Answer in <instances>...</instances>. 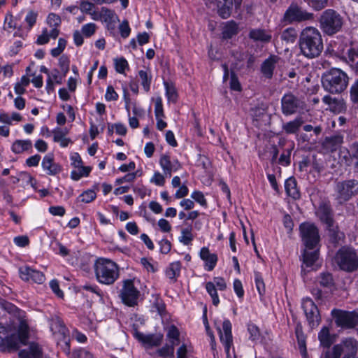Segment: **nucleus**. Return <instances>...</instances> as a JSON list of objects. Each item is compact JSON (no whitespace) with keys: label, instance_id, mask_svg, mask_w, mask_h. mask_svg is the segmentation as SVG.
<instances>
[{"label":"nucleus","instance_id":"obj_28","mask_svg":"<svg viewBox=\"0 0 358 358\" xmlns=\"http://www.w3.org/2000/svg\"><path fill=\"white\" fill-rule=\"evenodd\" d=\"M18 355L20 358H43L41 349L35 343H31L28 350H20Z\"/></svg>","mask_w":358,"mask_h":358},{"label":"nucleus","instance_id":"obj_30","mask_svg":"<svg viewBox=\"0 0 358 358\" xmlns=\"http://www.w3.org/2000/svg\"><path fill=\"white\" fill-rule=\"evenodd\" d=\"M285 189L287 194L294 199L300 198V192L297 188V182L295 178L289 177L285 180Z\"/></svg>","mask_w":358,"mask_h":358},{"label":"nucleus","instance_id":"obj_10","mask_svg":"<svg viewBox=\"0 0 358 358\" xmlns=\"http://www.w3.org/2000/svg\"><path fill=\"white\" fill-rule=\"evenodd\" d=\"M120 296L122 303L129 307H134L138 304L140 292L135 287L132 280L127 279L123 281Z\"/></svg>","mask_w":358,"mask_h":358},{"label":"nucleus","instance_id":"obj_61","mask_svg":"<svg viewBox=\"0 0 358 358\" xmlns=\"http://www.w3.org/2000/svg\"><path fill=\"white\" fill-rule=\"evenodd\" d=\"M48 24L52 27H58L62 22L60 17L55 13H50L47 19Z\"/></svg>","mask_w":358,"mask_h":358},{"label":"nucleus","instance_id":"obj_63","mask_svg":"<svg viewBox=\"0 0 358 358\" xmlns=\"http://www.w3.org/2000/svg\"><path fill=\"white\" fill-rule=\"evenodd\" d=\"M73 355L74 358H94V355L85 348L75 350Z\"/></svg>","mask_w":358,"mask_h":358},{"label":"nucleus","instance_id":"obj_4","mask_svg":"<svg viewBox=\"0 0 358 358\" xmlns=\"http://www.w3.org/2000/svg\"><path fill=\"white\" fill-rule=\"evenodd\" d=\"M320 28L327 36H331L341 31L343 17L334 9H327L319 17Z\"/></svg>","mask_w":358,"mask_h":358},{"label":"nucleus","instance_id":"obj_43","mask_svg":"<svg viewBox=\"0 0 358 358\" xmlns=\"http://www.w3.org/2000/svg\"><path fill=\"white\" fill-rule=\"evenodd\" d=\"M99 18L102 22L106 24L114 20H117V17L115 15L114 11L107 8L102 7L99 13Z\"/></svg>","mask_w":358,"mask_h":358},{"label":"nucleus","instance_id":"obj_54","mask_svg":"<svg viewBox=\"0 0 358 358\" xmlns=\"http://www.w3.org/2000/svg\"><path fill=\"white\" fill-rule=\"evenodd\" d=\"M248 331L250 334L249 338L252 341H257L259 338L260 331L258 327L255 324L248 325Z\"/></svg>","mask_w":358,"mask_h":358},{"label":"nucleus","instance_id":"obj_26","mask_svg":"<svg viewBox=\"0 0 358 358\" xmlns=\"http://www.w3.org/2000/svg\"><path fill=\"white\" fill-rule=\"evenodd\" d=\"M248 36L249 38L254 41H259L265 43H269L272 38L271 31L264 29H252Z\"/></svg>","mask_w":358,"mask_h":358},{"label":"nucleus","instance_id":"obj_29","mask_svg":"<svg viewBox=\"0 0 358 358\" xmlns=\"http://www.w3.org/2000/svg\"><path fill=\"white\" fill-rule=\"evenodd\" d=\"M67 133L68 130L66 129H62L59 127L55 128L52 131L53 141L56 143H59L60 146L62 148L67 147L69 144L71 143V140L70 138H66Z\"/></svg>","mask_w":358,"mask_h":358},{"label":"nucleus","instance_id":"obj_22","mask_svg":"<svg viewBox=\"0 0 358 358\" xmlns=\"http://www.w3.org/2000/svg\"><path fill=\"white\" fill-rule=\"evenodd\" d=\"M279 59L280 57L278 56L271 55L262 62L261 72L265 78L268 79L272 78L275 65Z\"/></svg>","mask_w":358,"mask_h":358},{"label":"nucleus","instance_id":"obj_20","mask_svg":"<svg viewBox=\"0 0 358 358\" xmlns=\"http://www.w3.org/2000/svg\"><path fill=\"white\" fill-rule=\"evenodd\" d=\"M159 164L166 175L171 176L172 171H176L181 168V164L177 159L171 160L168 155H163L160 157Z\"/></svg>","mask_w":358,"mask_h":358},{"label":"nucleus","instance_id":"obj_53","mask_svg":"<svg viewBox=\"0 0 358 358\" xmlns=\"http://www.w3.org/2000/svg\"><path fill=\"white\" fill-rule=\"evenodd\" d=\"M11 182L13 184H17L20 182L21 179L27 180V182L30 183L32 185V181L34 180L33 177L28 173L27 172H20L17 176H11L10 177Z\"/></svg>","mask_w":358,"mask_h":358},{"label":"nucleus","instance_id":"obj_60","mask_svg":"<svg viewBox=\"0 0 358 358\" xmlns=\"http://www.w3.org/2000/svg\"><path fill=\"white\" fill-rule=\"evenodd\" d=\"M137 176H138V171L127 173L122 178H117L115 180V184L120 185L124 182H131L136 179Z\"/></svg>","mask_w":358,"mask_h":358},{"label":"nucleus","instance_id":"obj_33","mask_svg":"<svg viewBox=\"0 0 358 358\" xmlns=\"http://www.w3.org/2000/svg\"><path fill=\"white\" fill-rule=\"evenodd\" d=\"M317 282L323 287L331 289L334 285L333 275L329 272L320 273L316 278Z\"/></svg>","mask_w":358,"mask_h":358},{"label":"nucleus","instance_id":"obj_15","mask_svg":"<svg viewBox=\"0 0 358 358\" xmlns=\"http://www.w3.org/2000/svg\"><path fill=\"white\" fill-rule=\"evenodd\" d=\"M221 343L223 344L225 351L229 353L231 346L233 345V338L231 334V323L229 320H224L222 323V329L217 328Z\"/></svg>","mask_w":358,"mask_h":358},{"label":"nucleus","instance_id":"obj_46","mask_svg":"<svg viewBox=\"0 0 358 358\" xmlns=\"http://www.w3.org/2000/svg\"><path fill=\"white\" fill-rule=\"evenodd\" d=\"M194 238L192 234V228H185L181 231V236L179 237V241L185 245H188L191 243Z\"/></svg>","mask_w":358,"mask_h":358},{"label":"nucleus","instance_id":"obj_37","mask_svg":"<svg viewBox=\"0 0 358 358\" xmlns=\"http://www.w3.org/2000/svg\"><path fill=\"white\" fill-rule=\"evenodd\" d=\"M181 269V262L179 261L172 262L166 270V275L173 282H176L177 278L180 275Z\"/></svg>","mask_w":358,"mask_h":358},{"label":"nucleus","instance_id":"obj_19","mask_svg":"<svg viewBox=\"0 0 358 358\" xmlns=\"http://www.w3.org/2000/svg\"><path fill=\"white\" fill-rule=\"evenodd\" d=\"M43 169L49 176H56L62 171V167L57 163L55 162L52 154L46 155L41 163Z\"/></svg>","mask_w":358,"mask_h":358},{"label":"nucleus","instance_id":"obj_40","mask_svg":"<svg viewBox=\"0 0 358 358\" xmlns=\"http://www.w3.org/2000/svg\"><path fill=\"white\" fill-rule=\"evenodd\" d=\"M343 352V345L342 344H337L334 345L331 351L327 350L325 352L324 358H341Z\"/></svg>","mask_w":358,"mask_h":358},{"label":"nucleus","instance_id":"obj_56","mask_svg":"<svg viewBox=\"0 0 358 358\" xmlns=\"http://www.w3.org/2000/svg\"><path fill=\"white\" fill-rule=\"evenodd\" d=\"M96 25L94 23H88L82 27V34L85 37L92 36L96 31Z\"/></svg>","mask_w":358,"mask_h":358},{"label":"nucleus","instance_id":"obj_25","mask_svg":"<svg viewBox=\"0 0 358 358\" xmlns=\"http://www.w3.org/2000/svg\"><path fill=\"white\" fill-rule=\"evenodd\" d=\"M303 124V118L301 117H296L291 121L283 123L282 125V131L287 135L296 134Z\"/></svg>","mask_w":358,"mask_h":358},{"label":"nucleus","instance_id":"obj_2","mask_svg":"<svg viewBox=\"0 0 358 358\" xmlns=\"http://www.w3.org/2000/svg\"><path fill=\"white\" fill-rule=\"evenodd\" d=\"M96 280L103 285H113L120 276L117 264L109 259L99 257L94 262Z\"/></svg>","mask_w":358,"mask_h":358},{"label":"nucleus","instance_id":"obj_3","mask_svg":"<svg viewBox=\"0 0 358 358\" xmlns=\"http://www.w3.org/2000/svg\"><path fill=\"white\" fill-rule=\"evenodd\" d=\"M348 83L347 74L339 69L332 68L322 76V87L331 94L341 93L346 89Z\"/></svg>","mask_w":358,"mask_h":358},{"label":"nucleus","instance_id":"obj_14","mask_svg":"<svg viewBox=\"0 0 358 358\" xmlns=\"http://www.w3.org/2000/svg\"><path fill=\"white\" fill-rule=\"evenodd\" d=\"M134 337L144 345L149 348L159 346L163 341V334H144L142 332L135 330Z\"/></svg>","mask_w":358,"mask_h":358},{"label":"nucleus","instance_id":"obj_57","mask_svg":"<svg viewBox=\"0 0 358 358\" xmlns=\"http://www.w3.org/2000/svg\"><path fill=\"white\" fill-rule=\"evenodd\" d=\"M230 88L232 90L240 92L241 91V85L238 80V78L234 71L231 72L230 78Z\"/></svg>","mask_w":358,"mask_h":358},{"label":"nucleus","instance_id":"obj_6","mask_svg":"<svg viewBox=\"0 0 358 358\" xmlns=\"http://www.w3.org/2000/svg\"><path fill=\"white\" fill-rule=\"evenodd\" d=\"M280 103L282 113L285 116L303 113L307 107L303 99L300 98L291 92L283 94Z\"/></svg>","mask_w":358,"mask_h":358},{"label":"nucleus","instance_id":"obj_50","mask_svg":"<svg viewBox=\"0 0 358 358\" xmlns=\"http://www.w3.org/2000/svg\"><path fill=\"white\" fill-rule=\"evenodd\" d=\"M70 59L69 56L62 55L59 59V66L61 69L63 76L65 77L69 71Z\"/></svg>","mask_w":358,"mask_h":358},{"label":"nucleus","instance_id":"obj_11","mask_svg":"<svg viewBox=\"0 0 358 358\" xmlns=\"http://www.w3.org/2000/svg\"><path fill=\"white\" fill-rule=\"evenodd\" d=\"M338 199L340 202H345L358 194V180L348 179L339 182L336 185Z\"/></svg>","mask_w":358,"mask_h":358},{"label":"nucleus","instance_id":"obj_64","mask_svg":"<svg viewBox=\"0 0 358 358\" xmlns=\"http://www.w3.org/2000/svg\"><path fill=\"white\" fill-rule=\"evenodd\" d=\"M350 94V100L358 105V79L351 86Z\"/></svg>","mask_w":358,"mask_h":358},{"label":"nucleus","instance_id":"obj_58","mask_svg":"<svg viewBox=\"0 0 358 358\" xmlns=\"http://www.w3.org/2000/svg\"><path fill=\"white\" fill-rule=\"evenodd\" d=\"M153 307L161 315H164L166 310V305L164 301L159 296H155L153 301Z\"/></svg>","mask_w":358,"mask_h":358},{"label":"nucleus","instance_id":"obj_42","mask_svg":"<svg viewBox=\"0 0 358 358\" xmlns=\"http://www.w3.org/2000/svg\"><path fill=\"white\" fill-rule=\"evenodd\" d=\"M91 170L90 166H82L78 170H73L71 172V178L73 180H79L83 176H88Z\"/></svg>","mask_w":358,"mask_h":358},{"label":"nucleus","instance_id":"obj_31","mask_svg":"<svg viewBox=\"0 0 358 358\" xmlns=\"http://www.w3.org/2000/svg\"><path fill=\"white\" fill-rule=\"evenodd\" d=\"M20 339L18 336L15 334H13L11 335H8V329L6 328V337L5 340H3V343L0 345H3L6 347L8 351H14L17 350L20 348Z\"/></svg>","mask_w":358,"mask_h":358},{"label":"nucleus","instance_id":"obj_27","mask_svg":"<svg viewBox=\"0 0 358 358\" xmlns=\"http://www.w3.org/2000/svg\"><path fill=\"white\" fill-rule=\"evenodd\" d=\"M318 340L321 346L329 349L335 342V336L330 333L328 327H323L318 333Z\"/></svg>","mask_w":358,"mask_h":358},{"label":"nucleus","instance_id":"obj_49","mask_svg":"<svg viewBox=\"0 0 358 358\" xmlns=\"http://www.w3.org/2000/svg\"><path fill=\"white\" fill-rule=\"evenodd\" d=\"M115 71L119 73H124L127 69H129L127 61L124 57L116 58L114 59Z\"/></svg>","mask_w":358,"mask_h":358},{"label":"nucleus","instance_id":"obj_35","mask_svg":"<svg viewBox=\"0 0 358 358\" xmlns=\"http://www.w3.org/2000/svg\"><path fill=\"white\" fill-rule=\"evenodd\" d=\"M238 32V27L236 22L231 20L227 22L223 28L222 38L231 39L233 36H236Z\"/></svg>","mask_w":358,"mask_h":358},{"label":"nucleus","instance_id":"obj_8","mask_svg":"<svg viewBox=\"0 0 358 358\" xmlns=\"http://www.w3.org/2000/svg\"><path fill=\"white\" fill-rule=\"evenodd\" d=\"M313 19L314 14L313 13L308 12L294 3L289 5L283 15L284 21L289 24L310 21Z\"/></svg>","mask_w":358,"mask_h":358},{"label":"nucleus","instance_id":"obj_48","mask_svg":"<svg viewBox=\"0 0 358 358\" xmlns=\"http://www.w3.org/2000/svg\"><path fill=\"white\" fill-rule=\"evenodd\" d=\"M255 282L259 294L262 296L265 293V284L261 273L255 271Z\"/></svg>","mask_w":358,"mask_h":358},{"label":"nucleus","instance_id":"obj_12","mask_svg":"<svg viewBox=\"0 0 358 358\" xmlns=\"http://www.w3.org/2000/svg\"><path fill=\"white\" fill-rule=\"evenodd\" d=\"M331 315L337 327L345 329L354 328L358 324V315L338 309H333Z\"/></svg>","mask_w":358,"mask_h":358},{"label":"nucleus","instance_id":"obj_38","mask_svg":"<svg viewBox=\"0 0 358 358\" xmlns=\"http://www.w3.org/2000/svg\"><path fill=\"white\" fill-rule=\"evenodd\" d=\"M298 36L297 31L294 27H288L280 34V39L286 43H294Z\"/></svg>","mask_w":358,"mask_h":358},{"label":"nucleus","instance_id":"obj_24","mask_svg":"<svg viewBox=\"0 0 358 358\" xmlns=\"http://www.w3.org/2000/svg\"><path fill=\"white\" fill-rule=\"evenodd\" d=\"M200 258L205 262V269L211 271L215 267L218 258L215 253H210L208 248L203 247L200 250Z\"/></svg>","mask_w":358,"mask_h":358},{"label":"nucleus","instance_id":"obj_55","mask_svg":"<svg viewBox=\"0 0 358 358\" xmlns=\"http://www.w3.org/2000/svg\"><path fill=\"white\" fill-rule=\"evenodd\" d=\"M291 149L285 150L280 156L278 159V163L282 166H289L291 163Z\"/></svg>","mask_w":358,"mask_h":358},{"label":"nucleus","instance_id":"obj_41","mask_svg":"<svg viewBox=\"0 0 358 358\" xmlns=\"http://www.w3.org/2000/svg\"><path fill=\"white\" fill-rule=\"evenodd\" d=\"M138 76L140 78L143 90L147 92H149L152 82V76L149 74L146 71L140 70L138 71Z\"/></svg>","mask_w":358,"mask_h":358},{"label":"nucleus","instance_id":"obj_7","mask_svg":"<svg viewBox=\"0 0 358 358\" xmlns=\"http://www.w3.org/2000/svg\"><path fill=\"white\" fill-rule=\"evenodd\" d=\"M299 231L306 248L313 250L320 243L319 231L314 224L310 222L301 223L299 226Z\"/></svg>","mask_w":358,"mask_h":358},{"label":"nucleus","instance_id":"obj_18","mask_svg":"<svg viewBox=\"0 0 358 358\" xmlns=\"http://www.w3.org/2000/svg\"><path fill=\"white\" fill-rule=\"evenodd\" d=\"M343 143V136L341 134L327 136L322 142V149L325 152H334L338 150Z\"/></svg>","mask_w":358,"mask_h":358},{"label":"nucleus","instance_id":"obj_59","mask_svg":"<svg viewBox=\"0 0 358 358\" xmlns=\"http://www.w3.org/2000/svg\"><path fill=\"white\" fill-rule=\"evenodd\" d=\"M92 259V256L89 254H85L80 259V267L85 271H89L90 270V262Z\"/></svg>","mask_w":358,"mask_h":358},{"label":"nucleus","instance_id":"obj_47","mask_svg":"<svg viewBox=\"0 0 358 358\" xmlns=\"http://www.w3.org/2000/svg\"><path fill=\"white\" fill-rule=\"evenodd\" d=\"M164 85L166 90V96L169 101L176 102L177 101L178 94L175 87L172 84L164 81Z\"/></svg>","mask_w":358,"mask_h":358},{"label":"nucleus","instance_id":"obj_17","mask_svg":"<svg viewBox=\"0 0 358 358\" xmlns=\"http://www.w3.org/2000/svg\"><path fill=\"white\" fill-rule=\"evenodd\" d=\"M316 215L325 228L336 224L334 218V213L330 205L322 203L318 207Z\"/></svg>","mask_w":358,"mask_h":358},{"label":"nucleus","instance_id":"obj_52","mask_svg":"<svg viewBox=\"0 0 358 358\" xmlns=\"http://www.w3.org/2000/svg\"><path fill=\"white\" fill-rule=\"evenodd\" d=\"M96 194L92 189H88L87 191H85L79 196L80 201L86 203L94 201L96 199Z\"/></svg>","mask_w":358,"mask_h":358},{"label":"nucleus","instance_id":"obj_32","mask_svg":"<svg viewBox=\"0 0 358 358\" xmlns=\"http://www.w3.org/2000/svg\"><path fill=\"white\" fill-rule=\"evenodd\" d=\"M31 149L32 142L30 140H16L11 146L12 151L15 154H20Z\"/></svg>","mask_w":358,"mask_h":358},{"label":"nucleus","instance_id":"obj_5","mask_svg":"<svg viewBox=\"0 0 358 358\" xmlns=\"http://www.w3.org/2000/svg\"><path fill=\"white\" fill-rule=\"evenodd\" d=\"M334 261L342 271L351 273L358 268V256L352 247L343 246L336 253Z\"/></svg>","mask_w":358,"mask_h":358},{"label":"nucleus","instance_id":"obj_44","mask_svg":"<svg viewBox=\"0 0 358 358\" xmlns=\"http://www.w3.org/2000/svg\"><path fill=\"white\" fill-rule=\"evenodd\" d=\"M206 289L207 292L212 298L213 304L215 306L220 303V299L217 292V288L215 286V283L213 282H207L206 283Z\"/></svg>","mask_w":358,"mask_h":358},{"label":"nucleus","instance_id":"obj_51","mask_svg":"<svg viewBox=\"0 0 358 358\" xmlns=\"http://www.w3.org/2000/svg\"><path fill=\"white\" fill-rule=\"evenodd\" d=\"M166 336L170 339V341H174L176 345L179 343L180 332L175 325H171L169 328Z\"/></svg>","mask_w":358,"mask_h":358},{"label":"nucleus","instance_id":"obj_23","mask_svg":"<svg viewBox=\"0 0 358 358\" xmlns=\"http://www.w3.org/2000/svg\"><path fill=\"white\" fill-rule=\"evenodd\" d=\"M327 231L329 241L334 246L337 247L341 245L345 240V234L339 229L337 224H333L332 227L325 228Z\"/></svg>","mask_w":358,"mask_h":358},{"label":"nucleus","instance_id":"obj_34","mask_svg":"<svg viewBox=\"0 0 358 358\" xmlns=\"http://www.w3.org/2000/svg\"><path fill=\"white\" fill-rule=\"evenodd\" d=\"M29 325L25 320H21L20 321L17 334L20 341L22 345H27V340L29 338Z\"/></svg>","mask_w":358,"mask_h":358},{"label":"nucleus","instance_id":"obj_13","mask_svg":"<svg viewBox=\"0 0 358 358\" xmlns=\"http://www.w3.org/2000/svg\"><path fill=\"white\" fill-rule=\"evenodd\" d=\"M20 278L27 282H33L37 284H43L45 280L43 272L34 269L33 268L24 266L19 268Z\"/></svg>","mask_w":358,"mask_h":358},{"label":"nucleus","instance_id":"obj_62","mask_svg":"<svg viewBox=\"0 0 358 358\" xmlns=\"http://www.w3.org/2000/svg\"><path fill=\"white\" fill-rule=\"evenodd\" d=\"M350 155L355 160V167L358 170V142H355L350 145Z\"/></svg>","mask_w":358,"mask_h":358},{"label":"nucleus","instance_id":"obj_1","mask_svg":"<svg viewBox=\"0 0 358 358\" xmlns=\"http://www.w3.org/2000/svg\"><path fill=\"white\" fill-rule=\"evenodd\" d=\"M299 46L301 53L308 59L319 57L324 44L320 31L315 27H307L300 33Z\"/></svg>","mask_w":358,"mask_h":358},{"label":"nucleus","instance_id":"obj_21","mask_svg":"<svg viewBox=\"0 0 358 358\" xmlns=\"http://www.w3.org/2000/svg\"><path fill=\"white\" fill-rule=\"evenodd\" d=\"M50 330L54 334H58L63 337L64 341L65 342L68 350H69L70 340L68 338L69 331L64 322L59 318H56L51 321Z\"/></svg>","mask_w":358,"mask_h":358},{"label":"nucleus","instance_id":"obj_39","mask_svg":"<svg viewBox=\"0 0 358 358\" xmlns=\"http://www.w3.org/2000/svg\"><path fill=\"white\" fill-rule=\"evenodd\" d=\"M176 345L174 341H170V345L166 344L162 348L157 350V354L163 358L166 357H174V346Z\"/></svg>","mask_w":358,"mask_h":358},{"label":"nucleus","instance_id":"obj_9","mask_svg":"<svg viewBox=\"0 0 358 358\" xmlns=\"http://www.w3.org/2000/svg\"><path fill=\"white\" fill-rule=\"evenodd\" d=\"M302 308L309 327L313 329L317 327L321 322V315L317 305L310 298L303 299Z\"/></svg>","mask_w":358,"mask_h":358},{"label":"nucleus","instance_id":"obj_45","mask_svg":"<svg viewBox=\"0 0 358 358\" xmlns=\"http://www.w3.org/2000/svg\"><path fill=\"white\" fill-rule=\"evenodd\" d=\"M310 8L319 11L328 6L329 0H303Z\"/></svg>","mask_w":358,"mask_h":358},{"label":"nucleus","instance_id":"obj_36","mask_svg":"<svg viewBox=\"0 0 358 358\" xmlns=\"http://www.w3.org/2000/svg\"><path fill=\"white\" fill-rule=\"evenodd\" d=\"M309 249L306 248L303 252V264L306 267H311L319 257L318 250L309 251Z\"/></svg>","mask_w":358,"mask_h":358},{"label":"nucleus","instance_id":"obj_16","mask_svg":"<svg viewBox=\"0 0 358 358\" xmlns=\"http://www.w3.org/2000/svg\"><path fill=\"white\" fill-rule=\"evenodd\" d=\"M215 3L219 15L223 18H228L231 13L232 6L234 4L236 8L240 7L242 0H212Z\"/></svg>","mask_w":358,"mask_h":358}]
</instances>
